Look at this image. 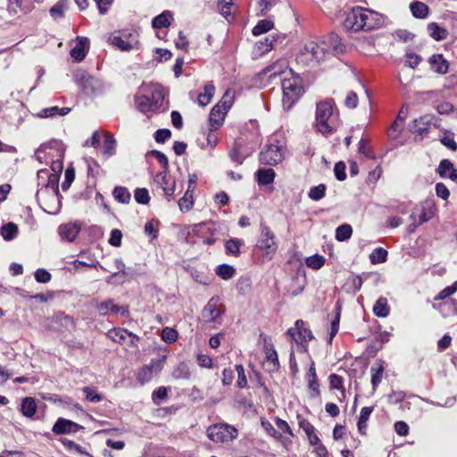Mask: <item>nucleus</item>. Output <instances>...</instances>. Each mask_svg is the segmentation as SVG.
I'll return each mask as SVG.
<instances>
[{"label":"nucleus","mask_w":457,"mask_h":457,"mask_svg":"<svg viewBox=\"0 0 457 457\" xmlns=\"http://www.w3.org/2000/svg\"><path fill=\"white\" fill-rule=\"evenodd\" d=\"M383 22L382 15L368 8L353 7L347 14L344 26L347 29L359 31L361 29H373Z\"/></svg>","instance_id":"nucleus-1"},{"label":"nucleus","mask_w":457,"mask_h":457,"mask_svg":"<svg viewBox=\"0 0 457 457\" xmlns=\"http://www.w3.org/2000/svg\"><path fill=\"white\" fill-rule=\"evenodd\" d=\"M261 233L253 250V260L257 263H265L275 255L278 244L274 232L270 228L261 223Z\"/></svg>","instance_id":"nucleus-2"},{"label":"nucleus","mask_w":457,"mask_h":457,"mask_svg":"<svg viewBox=\"0 0 457 457\" xmlns=\"http://www.w3.org/2000/svg\"><path fill=\"white\" fill-rule=\"evenodd\" d=\"M287 75L289 77L285 76L281 81L282 105L287 111L290 110L304 93L301 78L295 75L292 70L287 72Z\"/></svg>","instance_id":"nucleus-3"},{"label":"nucleus","mask_w":457,"mask_h":457,"mask_svg":"<svg viewBox=\"0 0 457 457\" xmlns=\"http://www.w3.org/2000/svg\"><path fill=\"white\" fill-rule=\"evenodd\" d=\"M333 100H326L317 104L316 109V127L323 135L333 131L332 123Z\"/></svg>","instance_id":"nucleus-4"},{"label":"nucleus","mask_w":457,"mask_h":457,"mask_svg":"<svg viewBox=\"0 0 457 457\" xmlns=\"http://www.w3.org/2000/svg\"><path fill=\"white\" fill-rule=\"evenodd\" d=\"M328 54H329V48L324 46L321 42L310 41L301 49L297 59L305 63H319L326 58Z\"/></svg>","instance_id":"nucleus-5"},{"label":"nucleus","mask_w":457,"mask_h":457,"mask_svg":"<svg viewBox=\"0 0 457 457\" xmlns=\"http://www.w3.org/2000/svg\"><path fill=\"white\" fill-rule=\"evenodd\" d=\"M233 100L234 95L228 90L223 95L220 101L212 107L209 117L210 126L212 129H217L223 124L225 115L230 109Z\"/></svg>","instance_id":"nucleus-6"},{"label":"nucleus","mask_w":457,"mask_h":457,"mask_svg":"<svg viewBox=\"0 0 457 457\" xmlns=\"http://www.w3.org/2000/svg\"><path fill=\"white\" fill-rule=\"evenodd\" d=\"M238 435L237 429L233 426L219 423L210 426L207 436L214 443H225L233 440Z\"/></svg>","instance_id":"nucleus-7"},{"label":"nucleus","mask_w":457,"mask_h":457,"mask_svg":"<svg viewBox=\"0 0 457 457\" xmlns=\"http://www.w3.org/2000/svg\"><path fill=\"white\" fill-rule=\"evenodd\" d=\"M111 45L116 46L121 51H130L138 48V38L136 32L122 30L113 33L109 37Z\"/></svg>","instance_id":"nucleus-8"},{"label":"nucleus","mask_w":457,"mask_h":457,"mask_svg":"<svg viewBox=\"0 0 457 457\" xmlns=\"http://www.w3.org/2000/svg\"><path fill=\"white\" fill-rule=\"evenodd\" d=\"M284 159L281 145L268 144L260 154V162L265 165H277Z\"/></svg>","instance_id":"nucleus-9"},{"label":"nucleus","mask_w":457,"mask_h":457,"mask_svg":"<svg viewBox=\"0 0 457 457\" xmlns=\"http://www.w3.org/2000/svg\"><path fill=\"white\" fill-rule=\"evenodd\" d=\"M223 313L224 310L219 303V298L212 297L204 308L202 315L206 322L220 323V319Z\"/></svg>","instance_id":"nucleus-10"},{"label":"nucleus","mask_w":457,"mask_h":457,"mask_svg":"<svg viewBox=\"0 0 457 457\" xmlns=\"http://www.w3.org/2000/svg\"><path fill=\"white\" fill-rule=\"evenodd\" d=\"M142 91L150 96V101L154 104V107L156 109L161 107L164 99L163 88L162 86L158 84H151L143 87Z\"/></svg>","instance_id":"nucleus-11"},{"label":"nucleus","mask_w":457,"mask_h":457,"mask_svg":"<svg viewBox=\"0 0 457 457\" xmlns=\"http://www.w3.org/2000/svg\"><path fill=\"white\" fill-rule=\"evenodd\" d=\"M321 44L329 48V53L332 54H340L345 51V46L342 44L339 36L334 32L328 34Z\"/></svg>","instance_id":"nucleus-12"},{"label":"nucleus","mask_w":457,"mask_h":457,"mask_svg":"<svg viewBox=\"0 0 457 457\" xmlns=\"http://www.w3.org/2000/svg\"><path fill=\"white\" fill-rule=\"evenodd\" d=\"M80 231V226L74 223L62 224L58 228V233L62 240L72 242L75 240Z\"/></svg>","instance_id":"nucleus-13"},{"label":"nucleus","mask_w":457,"mask_h":457,"mask_svg":"<svg viewBox=\"0 0 457 457\" xmlns=\"http://www.w3.org/2000/svg\"><path fill=\"white\" fill-rule=\"evenodd\" d=\"M89 48V40L85 37H78L75 46L71 50V56L78 62L82 61Z\"/></svg>","instance_id":"nucleus-14"},{"label":"nucleus","mask_w":457,"mask_h":457,"mask_svg":"<svg viewBox=\"0 0 457 457\" xmlns=\"http://www.w3.org/2000/svg\"><path fill=\"white\" fill-rule=\"evenodd\" d=\"M155 182L159 184L166 196H171L175 191V181L166 173L160 172L155 176Z\"/></svg>","instance_id":"nucleus-15"},{"label":"nucleus","mask_w":457,"mask_h":457,"mask_svg":"<svg viewBox=\"0 0 457 457\" xmlns=\"http://www.w3.org/2000/svg\"><path fill=\"white\" fill-rule=\"evenodd\" d=\"M79 428V425H78L77 423L71 420L60 418L54 425L53 432L57 435H62L66 433L76 432Z\"/></svg>","instance_id":"nucleus-16"},{"label":"nucleus","mask_w":457,"mask_h":457,"mask_svg":"<svg viewBox=\"0 0 457 457\" xmlns=\"http://www.w3.org/2000/svg\"><path fill=\"white\" fill-rule=\"evenodd\" d=\"M135 104L137 109L145 114H148L149 112H153L157 110L151 103L150 96L144 92L142 95H137L135 96Z\"/></svg>","instance_id":"nucleus-17"},{"label":"nucleus","mask_w":457,"mask_h":457,"mask_svg":"<svg viewBox=\"0 0 457 457\" xmlns=\"http://www.w3.org/2000/svg\"><path fill=\"white\" fill-rule=\"evenodd\" d=\"M264 351L266 354V361L270 366V371H277L279 369L278 357L274 346L271 343L265 342Z\"/></svg>","instance_id":"nucleus-18"},{"label":"nucleus","mask_w":457,"mask_h":457,"mask_svg":"<svg viewBox=\"0 0 457 457\" xmlns=\"http://www.w3.org/2000/svg\"><path fill=\"white\" fill-rule=\"evenodd\" d=\"M107 336L114 342H118L120 344H122L127 337H131V344L134 345V339L138 340V337H137L135 334L129 332V330L125 328H112L111 329Z\"/></svg>","instance_id":"nucleus-19"},{"label":"nucleus","mask_w":457,"mask_h":457,"mask_svg":"<svg viewBox=\"0 0 457 457\" xmlns=\"http://www.w3.org/2000/svg\"><path fill=\"white\" fill-rule=\"evenodd\" d=\"M285 69H287V63L285 61H278L274 63H272L270 66H267L262 70V73L264 75H268L269 79H271L278 75L284 74L285 76H287V73L285 71Z\"/></svg>","instance_id":"nucleus-20"},{"label":"nucleus","mask_w":457,"mask_h":457,"mask_svg":"<svg viewBox=\"0 0 457 457\" xmlns=\"http://www.w3.org/2000/svg\"><path fill=\"white\" fill-rule=\"evenodd\" d=\"M433 118L430 116H423L412 121L410 130L412 133L423 135L428 130V126L432 123Z\"/></svg>","instance_id":"nucleus-21"},{"label":"nucleus","mask_w":457,"mask_h":457,"mask_svg":"<svg viewBox=\"0 0 457 457\" xmlns=\"http://www.w3.org/2000/svg\"><path fill=\"white\" fill-rule=\"evenodd\" d=\"M429 63L431 69L437 73L445 74L448 71V62L442 54H433L429 58Z\"/></svg>","instance_id":"nucleus-22"},{"label":"nucleus","mask_w":457,"mask_h":457,"mask_svg":"<svg viewBox=\"0 0 457 457\" xmlns=\"http://www.w3.org/2000/svg\"><path fill=\"white\" fill-rule=\"evenodd\" d=\"M97 309L100 312H103V315L107 314V312L110 311L112 313H118L120 312L121 315H127L129 311L128 308L125 306H119L113 303L112 300L104 301L98 304Z\"/></svg>","instance_id":"nucleus-23"},{"label":"nucleus","mask_w":457,"mask_h":457,"mask_svg":"<svg viewBox=\"0 0 457 457\" xmlns=\"http://www.w3.org/2000/svg\"><path fill=\"white\" fill-rule=\"evenodd\" d=\"M299 427L305 432L312 445H318L320 443L319 436L315 433V428L308 420L302 419L299 421Z\"/></svg>","instance_id":"nucleus-24"},{"label":"nucleus","mask_w":457,"mask_h":457,"mask_svg":"<svg viewBox=\"0 0 457 457\" xmlns=\"http://www.w3.org/2000/svg\"><path fill=\"white\" fill-rule=\"evenodd\" d=\"M427 29H428V35L435 40L436 41H441V40H444L447 37V35H448V31L440 27L437 23L436 22H430L428 24V27H427Z\"/></svg>","instance_id":"nucleus-25"},{"label":"nucleus","mask_w":457,"mask_h":457,"mask_svg":"<svg viewBox=\"0 0 457 457\" xmlns=\"http://www.w3.org/2000/svg\"><path fill=\"white\" fill-rule=\"evenodd\" d=\"M172 20V12L170 11H164L161 14L154 17L152 21V26L154 29L167 28L170 25Z\"/></svg>","instance_id":"nucleus-26"},{"label":"nucleus","mask_w":457,"mask_h":457,"mask_svg":"<svg viewBox=\"0 0 457 457\" xmlns=\"http://www.w3.org/2000/svg\"><path fill=\"white\" fill-rule=\"evenodd\" d=\"M116 140L111 133L104 134V140L103 144V154L106 157H111L116 153Z\"/></svg>","instance_id":"nucleus-27"},{"label":"nucleus","mask_w":457,"mask_h":457,"mask_svg":"<svg viewBox=\"0 0 457 457\" xmlns=\"http://www.w3.org/2000/svg\"><path fill=\"white\" fill-rule=\"evenodd\" d=\"M390 308L386 297H379L373 306V312L377 317L386 318L389 315Z\"/></svg>","instance_id":"nucleus-28"},{"label":"nucleus","mask_w":457,"mask_h":457,"mask_svg":"<svg viewBox=\"0 0 457 457\" xmlns=\"http://www.w3.org/2000/svg\"><path fill=\"white\" fill-rule=\"evenodd\" d=\"M260 185H269L273 182L275 171L272 169H259L255 173Z\"/></svg>","instance_id":"nucleus-29"},{"label":"nucleus","mask_w":457,"mask_h":457,"mask_svg":"<svg viewBox=\"0 0 457 457\" xmlns=\"http://www.w3.org/2000/svg\"><path fill=\"white\" fill-rule=\"evenodd\" d=\"M372 411H373V407H362L361 410L357 427H358L359 432L362 435L366 434L367 421L369 420Z\"/></svg>","instance_id":"nucleus-30"},{"label":"nucleus","mask_w":457,"mask_h":457,"mask_svg":"<svg viewBox=\"0 0 457 457\" xmlns=\"http://www.w3.org/2000/svg\"><path fill=\"white\" fill-rule=\"evenodd\" d=\"M411 12L415 18L424 19L428 16L429 9L428 5L422 2L415 1L410 5Z\"/></svg>","instance_id":"nucleus-31"},{"label":"nucleus","mask_w":457,"mask_h":457,"mask_svg":"<svg viewBox=\"0 0 457 457\" xmlns=\"http://www.w3.org/2000/svg\"><path fill=\"white\" fill-rule=\"evenodd\" d=\"M21 413L28 418H31L37 411L36 401L32 397H25L21 406Z\"/></svg>","instance_id":"nucleus-32"},{"label":"nucleus","mask_w":457,"mask_h":457,"mask_svg":"<svg viewBox=\"0 0 457 457\" xmlns=\"http://www.w3.org/2000/svg\"><path fill=\"white\" fill-rule=\"evenodd\" d=\"M70 111H71V109L68 107L59 108L57 106H53V107L42 109L40 111V112L38 113V116L40 118H48V117H54L56 115L64 116V115L68 114Z\"/></svg>","instance_id":"nucleus-33"},{"label":"nucleus","mask_w":457,"mask_h":457,"mask_svg":"<svg viewBox=\"0 0 457 457\" xmlns=\"http://www.w3.org/2000/svg\"><path fill=\"white\" fill-rule=\"evenodd\" d=\"M171 376L175 379H188L191 376L189 367L186 362H180L172 370Z\"/></svg>","instance_id":"nucleus-34"},{"label":"nucleus","mask_w":457,"mask_h":457,"mask_svg":"<svg viewBox=\"0 0 457 457\" xmlns=\"http://www.w3.org/2000/svg\"><path fill=\"white\" fill-rule=\"evenodd\" d=\"M215 91V87L210 83L205 85L204 92L198 95V104L201 106H206L212 100Z\"/></svg>","instance_id":"nucleus-35"},{"label":"nucleus","mask_w":457,"mask_h":457,"mask_svg":"<svg viewBox=\"0 0 457 457\" xmlns=\"http://www.w3.org/2000/svg\"><path fill=\"white\" fill-rule=\"evenodd\" d=\"M69 0H58L55 4H54L50 9V15L54 19L62 18L64 15V11L67 9Z\"/></svg>","instance_id":"nucleus-36"},{"label":"nucleus","mask_w":457,"mask_h":457,"mask_svg":"<svg viewBox=\"0 0 457 457\" xmlns=\"http://www.w3.org/2000/svg\"><path fill=\"white\" fill-rule=\"evenodd\" d=\"M243 245V241L238 238H231L226 241L225 249L226 253L232 254L233 256H238L240 253V247Z\"/></svg>","instance_id":"nucleus-37"},{"label":"nucleus","mask_w":457,"mask_h":457,"mask_svg":"<svg viewBox=\"0 0 457 457\" xmlns=\"http://www.w3.org/2000/svg\"><path fill=\"white\" fill-rule=\"evenodd\" d=\"M1 236L4 240H12L16 237L18 234V227L12 222H9L1 228Z\"/></svg>","instance_id":"nucleus-38"},{"label":"nucleus","mask_w":457,"mask_h":457,"mask_svg":"<svg viewBox=\"0 0 457 457\" xmlns=\"http://www.w3.org/2000/svg\"><path fill=\"white\" fill-rule=\"evenodd\" d=\"M384 367L382 364L376 363L374 366L371 367L370 373L373 390H375L378 387V384L381 382Z\"/></svg>","instance_id":"nucleus-39"},{"label":"nucleus","mask_w":457,"mask_h":457,"mask_svg":"<svg viewBox=\"0 0 457 457\" xmlns=\"http://www.w3.org/2000/svg\"><path fill=\"white\" fill-rule=\"evenodd\" d=\"M62 444L65 447L66 450L70 451L71 453H78L79 454L86 455L87 457H93L91 454H89L87 451H84L83 448L76 444L75 442L69 440L67 438H62L61 440Z\"/></svg>","instance_id":"nucleus-40"},{"label":"nucleus","mask_w":457,"mask_h":457,"mask_svg":"<svg viewBox=\"0 0 457 457\" xmlns=\"http://www.w3.org/2000/svg\"><path fill=\"white\" fill-rule=\"evenodd\" d=\"M387 251L382 247H378L370 254V261L372 264L383 263L386 261Z\"/></svg>","instance_id":"nucleus-41"},{"label":"nucleus","mask_w":457,"mask_h":457,"mask_svg":"<svg viewBox=\"0 0 457 457\" xmlns=\"http://www.w3.org/2000/svg\"><path fill=\"white\" fill-rule=\"evenodd\" d=\"M274 26L273 21L270 20H262L253 29V34L259 36L270 30Z\"/></svg>","instance_id":"nucleus-42"},{"label":"nucleus","mask_w":457,"mask_h":457,"mask_svg":"<svg viewBox=\"0 0 457 457\" xmlns=\"http://www.w3.org/2000/svg\"><path fill=\"white\" fill-rule=\"evenodd\" d=\"M113 197L121 204H128L130 200V193L124 187H116L112 192Z\"/></svg>","instance_id":"nucleus-43"},{"label":"nucleus","mask_w":457,"mask_h":457,"mask_svg":"<svg viewBox=\"0 0 457 457\" xmlns=\"http://www.w3.org/2000/svg\"><path fill=\"white\" fill-rule=\"evenodd\" d=\"M236 272L234 267L228 264H220L216 268V274L222 279H230Z\"/></svg>","instance_id":"nucleus-44"},{"label":"nucleus","mask_w":457,"mask_h":457,"mask_svg":"<svg viewBox=\"0 0 457 457\" xmlns=\"http://www.w3.org/2000/svg\"><path fill=\"white\" fill-rule=\"evenodd\" d=\"M330 387L333 389H338L341 392L343 398L345 397V390L343 386L344 378L337 374H331L328 378Z\"/></svg>","instance_id":"nucleus-45"},{"label":"nucleus","mask_w":457,"mask_h":457,"mask_svg":"<svg viewBox=\"0 0 457 457\" xmlns=\"http://www.w3.org/2000/svg\"><path fill=\"white\" fill-rule=\"evenodd\" d=\"M353 234L352 227L349 224L340 225L336 230V238L338 241L349 239Z\"/></svg>","instance_id":"nucleus-46"},{"label":"nucleus","mask_w":457,"mask_h":457,"mask_svg":"<svg viewBox=\"0 0 457 457\" xmlns=\"http://www.w3.org/2000/svg\"><path fill=\"white\" fill-rule=\"evenodd\" d=\"M46 174L48 176V183L47 187H51L53 189V192L55 195H58L59 188H58V180H59V175L56 173L48 174V171L46 170H41L38 171V175Z\"/></svg>","instance_id":"nucleus-47"},{"label":"nucleus","mask_w":457,"mask_h":457,"mask_svg":"<svg viewBox=\"0 0 457 457\" xmlns=\"http://www.w3.org/2000/svg\"><path fill=\"white\" fill-rule=\"evenodd\" d=\"M336 317L331 322V331H330V341L337 335L339 329V320H340V313H341V304L337 302L335 307Z\"/></svg>","instance_id":"nucleus-48"},{"label":"nucleus","mask_w":457,"mask_h":457,"mask_svg":"<svg viewBox=\"0 0 457 457\" xmlns=\"http://www.w3.org/2000/svg\"><path fill=\"white\" fill-rule=\"evenodd\" d=\"M162 339L168 344L174 343L179 337V334L175 328L166 327L162 331Z\"/></svg>","instance_id":"nucleus-49"},{"label":"nucleus","mask_w":457,"mask_h":457,"mask_svg":"<svg viewBox=\"0 0 457 457\" xmlns=\"http://www.w3.org/2000/svg\"><path fill=\"white\" fill-rule=\"evenodd\" d=\"M154 370L149 365L144 366L137 373V378L141 384L149 382L153 378Z\"/></svg>","instance_id":"nucleus-50"},{"label":"nucleus","mask_w":457,"mask_h":457,"mask_svg":"<svg viewBox=\"0 0 457 457\" xmlns=\"http://www.w3.org/2000/svg\"><path fill=\"white\" fill-rule=\"evenodd\" d=\"M326 186L324 184H320L319 186L312 187L309 191V197L314 201H319L322 199L325 195Z\"/></svg>","instance_id":"nucleus-51"},{"label":"nucleus","mask_w":457,"mask_h":457,"mask_svg":"<svg viewBox=\"0 0 457 457\" xmlns=\"http://www.w3.org/2000/svg\"><path fill=\"white\" fill-rule=\"evenodd\" d=\"M324 257L319 254L312 255L311 257L306 259L307 266L314 270L320 269L324 265Z\"/></svg>","instance_id":"nucleus-52"},{"label":"nucleus","mask_w":457,"mask_h":457,"mask_svg":"<svg viewBox=\"0 0 457 457\" xmlns=\"http://www.w3.org/2000/svg\"><path fill=\"white\" fill-rule=\"evenodd\" d=\"M439 310L445 316L457 313V305L453 301H446L439 305Z\"/></svg>","instance_id":"nucleus-53"},{"label":"nucleus","mask_w":457,"mask_h":457,"mask_svg":"<svg viewBox=\"0 0 457 457\" xmlns=\"http://www.w3.org/2000/svg\"><path fill=\"white\" fill-rule=\"evenodd\" d=\"M82 391L86 395V399L90 403H99L104 398L101 394H98L96 390L92 389L89 386L83 387Z\"/></svg>","instance_id":"nucleus-54"},{"label":"nucleus","mask_w":457,"mask_h":457,"mask_svg":"<svg viewBox=\"0 0 457 457\" xmlns=\"http://www.w3.org/2000/svg\"><path fill=\"white\" fill-rule=\"evenodd\" d=\"M193 195L189 194V189L186 192L185 195L179 199V206L182 212L189 211L193 206Z\"/></svg>","instance_id":"nucleus-55"},{"label":"nucleus","mask_w":457,"mask_h":457,"mask_svg":"<svg viewBox=\"0 0 457 457\" xmlns=\"http://www.w3.org/2000/svg\"><path fill=\"white\" fill-rule=\"evenodd\" d=\"M313 336L310 328H303L297 331V337H295V341L297 344H303L311 341Z\"/></svg>","instance_id":"nucleus-56"},{"label":"nucleus","mask_w":457,"mask_h":457,"mask_svg":"<svg viewBox=\"0 0 457 457\" xmlns=\"http://www.w3.org/2000/svg\"><path fill=\"white\" fill-rule=\"evenodd\" d=\"M134 197L135 200L141 204H146L150 201L148 191L145 188L136 189Z\"/></svg>","instance_id":"nucleus-57"},{"label":"nucleus","mask_w":457,"mask_h":457,"mask_svg":"<svg viewBox=\"0 0 457 457\" xmlns=\"http://www.w3.org/2000/svg\"><path fill=\"white\" fill-rule=\"evenodd\" d=\"M453 169V164L447 159H444L440 162L439 166L437 168V172L440 177L445 178L447 176V172H451Z\"/></svg>","instance_id":"nucleus-58"},{"label":"nucleus","mask_w":457,"mask_h":457,"mask_svg":"<svg viewBox=\"0 0 457 457\" xmlns=\"http://www.w3.org/2000/svg\"><path fill=\"white\" fill-rule=\"evenodd\" d=\"M236 370L237 372V377H238L237 381V386L240 388H245L247 386V379H246V376L245 374V370H244L243 365H241V364L236 365Z\"/></svg>","instance_id":"nucleus-59"},{"label":"nucleus","mask_w":457,"mask_h":457,"mask_svg":"<svg viewBox=\"0 0 457 457\" xmlns=\"http://www.w3.org/2000/svg\"><path fill=\"white\" fill-rule=\"evenodd\" d=\"M334 173L337 180L343 181L345 179V164L344 162H338L335 164Z\"/></svg>","instance_id":"nucleus-60"},{"label":"nucleus","mask_w":457,"mask_h":457,"mask_svg":"<svg viewBox=\"0 0 457 457\" xmlns=\"http://www.w3.org/2000/svg\"><path fill=\"white\" fill-rule=\"evenodd\" d=\"M122 233L120 229L114 228L111 231L109 244L112 246L118 247L121 245Z\"/></svg>","instance_id":"nucleus-61"},{"label":"nucleus","mask_w":457,"mask_h":457,"mask_svg":"<svg viewBox=\"0 0 457 457\" xmlns=\"http://www.w3.org/2000/svg\"><path fill=\"white\" fill-rule=\"evenodd\" d=\"M274 38L270 39L266 37L264 41H260L256 44L257 49L261 52V54H265L273 48Z\"/></svg>","instance_id":"nucleus-62"},{"label":"nucleus","mask_w":457,"mask_h":457,"mask_svg":"<svg viewBox=\"0 0 457 457\" xmlns=\"http://www.w3.org/2000/svg\"><path fill=\"white\" fill-rule=\"evenodd\" d=\"M51 278V274L45 269H37L35 272V279L39 283H47Z\"/></svg>","instance_id":"nucleus-63"},{"label":"nucleus","mask_w":457,"mask_h":457,"mask_svg":"<svg viewBox=\"0 0 457 457\" xmlns=\"http://www.w3.org/2000/svg\"><path fill=\"white\" fill-rule=\"evenodd\" d=\"M171 137V132L167 129H160L154 134V139L157 143H164Z\"/></svg>","instance_id":"nucleus-64"}]
</instances>
